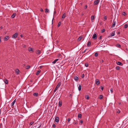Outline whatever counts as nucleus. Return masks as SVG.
I'll return each mask as SVG.
<instances>
[{"instance_id":"16","label":"nucleus","mask_w":128,"mask_h":128,"mask_svg":"<svg viewBox=\"0 0 128 128\" xmlns=\"http://www.w3.org/2000/svg\"><path fill=\"white\" fill-rule=\"evenodd\" d=\"M16 101V99L14 100V101L12 102L11 104V106H12L14 104V103Z\"/></svg>"},{"instance_id":"57","label":"nucleus","mask_w":128,"mask_h":128,"mask_svg":"<svg viewBox=\"0 0 128 128\" xmlns=\"http://www.w3.org/2000/svg\"><path fill=\"white\" fill-rule=\"evenodd\" d=\"M120 110H118V111H117V112L118 113H120Z\"/></svg>"},{"instance_id":"30","label":"nucleus","mask_w":128,"mask_h":128,"mask_svg":"<svg viewBox=\"0 0 128 128\" xmlns=\"http://www.w3.org/2000/svg\"><path fill=\"white\" fill-rule=\"evenodd\" d=\"M85 98L87 100L89 99L90 98L88 95L86 96Z\"/></svg>"},{"instance_id":"41","label":"nucleus","mask_w":128,"mask_h":128,"mask_svg":"<svg viewBox=\"0 0 128 128\" xmlns=\"http://www.w3.org/2000/svg\"><path fill=\"white\" fill-rule=\"evenodd\" d=\"M85 66L86 67H87L88 66V64L87 63L85 64Z\"/></svg>"},{"instance_id":"17","label":"nucleus","mask_w":128,"mask_h":128,"mask_svg":"<svg viewBox=\"0 0 128 128\" xmlns=\"http://www.w3.org/2000/svg\"><path fill=\"white\" fill-rule=\"evenodd\" d=\"M116 46L117 47L120 48L121 47V46L120 44H116Z\"/></svg>"},{"instance_id":"34","label":"nucleus","mask_w":128,"mask_h":128,"mask_svg":"<svg viewBox=\"0 0 128 128\" xmlns=\"http://www.w3.org/2000/svg\"><path fill=\"white\" fill-rule=\"evenodd\" d=\"M128 26V25L127 24H126L124 25V27L125 28H126Z\"/></svg>"},{"instance_id":"20","label":"nucleus","mask_w":128,"mask_h":128,"mask_svg":"<svg viewBox=\"0 0 128 128\" xmlns=\"http://www.w3.org/2000/svg\"><path fill=\"white\" fill-rule=\"evenodd\" d=\"M66 14L65 13H64L62 15V18H64L66 17Z\"/></svg>"},{"instance_id":"54","label":"nucleus","mask_w":128,"mask_h":128,"mask_svg":"<svg viewBox=\"0 0 128 128\" xmlns=\"http://www.w3.org/2000/svg\"><path fill=\"white\" fill-rule=\"evenodd\" d=\"M102 36H100V37H99V39L100 40L102 39Z\"/></svg>"},{"instance_id":"22","label":"nucleus","mask_w":128,"mask_h":128,"mask_svg":"<svg viewBox=\"0 0 128 128\" xmlns=\"http://www.w3.org/2000/svg\"><path fill=\"white\" fill-rule=\"evenodd\" d=\"M91 42H89L87 44V46H88L89 47V46H90L91 44Z\"/></svg>"},{"instance_id":"10","label":"nucleus","mask_w":128,"mask_h":128,"mask_svg":"<svg viewBox=\"0 0 128 128\" xmlns=\"http://www.w3.org/2000/svg\"><path fill=\"white\" fill-rule=\"evenodd\" d=\"M16 15V13H13L12 15V16L11 18H14L15 17Z\"/></svg>"},{"instance_id":"45","label":"nucleus","mask_w":128,"mask_h":128,"mask_svg":"<svg viewBox=\"0 0 128 128\" xmlns=\"http://www.w3.org/2000/svg\"><path fill=\"white\" fill-rule=\"evenodd\" d=\"M104 20H106L107 19L106 17V16H104Z\"/></svg>"},{"instance_id":"33","label":"nucleus","mask_w":128,"mask_h":128,"mask_svg":"<svg viewBox=\"0 0 128 128\" xmlns=\"http://www.w3.org/2000/svg\"><path fill=\"white\" fill-rule=\"evenodd\" d=\"M100 99H102L103 98V96L102 95H100Z\"/></svg>"},{"instance_id":"1","label":"nucleus","mask_w":128,"mask_h":128,"mask_svg":"<svg viewBox=\"0 0 128 128\" xmlns=\"http://www.w3.org/2000/svg\"><path fill=\"white\" fill-rule=\"evenodd\" d=\"M18 36V34L17 33H15L12 36V38H16Z\"/></svg>"},{"instance_id":"39","label":"nucleus","mask_w":128,"mask_h":128,"mask_svg":"<svg viewBox=\"0 0 128 128\" xmlns=\"http://www.w3.org/2000/svg\"><path fill=\"white\" fill-rule=\"evenodd\" d=\"M105 30L104 29H102L101 30L102 33H103L105 32Z\"/></svg>"},{"instance_id":"62","label":"nucleus","mask_w":128,"mask_h":128,"mask_svg":"<svg viewBox=\"0 0 128 128\" xmlns=\"http://www.w3.org/2000/svg\"><path fill=\"white\" fill-rule=\"evenodd\" d=\"M22 37H23V35L22 34H21L20 36Z\"/></svg>"},{"instance_id":"2","label":"nucleus","mask_w":128,"mask_h":128,"mask_svg":"<svg viewBox=\"0 0 128 128\" xmlns=\"http://www.w3.org/2000/svg\"><path fill=\"white\" fill-rule=\"evenodd\" d=\"M59 120V118L58 116H56V117L54 121L56 122L57 123H58V122Z\"/></svg>"},{"instance_id":"36","label":"nucleus","mask_w":128,"mask_h":128,"mask_svg":"<svg viewBox=\"0 0 128 128\" xmlns=\"http://www.w3.org/2000/svg\"><path fill=\"white\" fill-rule=\"evenodd\" d=\"M94 56H95L97 57L98 56V52L94 54Z\"/></svg>"},{"instance_id":"31","label":"nucleus","mask_w":128,"mask_h":128,"mask_svg":"<svg viewBox=\"0 0 128 128\" xmlns=\"http://www.w3.org/2000/svg\"><path fill=\"white\" fill-rule=\"evenodd\" d=\"M30 68V66L28 65L26 66V67L25 68L26 69H28Z\"/></svg>"},{"instance_id":"12","label":"nucleus","mask_w":128,"mask_h":128,"mask_svg":"<svg viewBox=\"0 0 128 128\" xmlns=\"http://www.w3.org/2000/svg\"><path fill=\"white\" fill-rule=\"evenodd\" d=\"M62 102L61 101H59L58 103V106L61 107L62 106Z\"/></svg>"},{"instance_id":"23","label":"nucleus","mask_w":128,"mask_h":128,"mask_svg":"<svg viewBox=\"0 0 128 128\" xmlns=\"http://www.w3.org/2000/svg\"><path fill=\"white\" fill-rule=\"evenodd\" d=\"M94 16H92L91 17V20H94Z\"/></svg>"},{"instance_id":"42","label":"nucleus","mask_w":128,"mask_h":128,"mask_svg":"<svg viewBox=\"0 0 128 128\" xmlns=\"http://www.w3.org/2000/svg\"><path fill=\"white\" fill-rule=\"evenodd\" d=\"M40 11H41V12H44V10H43L42 9V8H40Z\"/></svg>"},{"instance_id":"47","label":"nucleus","mask_w":128,"mask_h":128,"mask_svg":"<svg viewBox=\"0 0 128 128\" xmlns=\"http://www.w3.org/2000/svg\"><path fill=\"white\" fill-rule=\"evenodd\" d=\"M52 126L54 127V128H55L56 127V125L55 124H54L53 125H52Z\"/></svg>"},{"instance_id":"48","label":"nucleus","mask_w":128,"mask_h":128,"mask_svg":"<svg viewBox=\"0 0 128 128\" xmlns=\"http://www.w3.org/2000/svg\"><path fill=\"white\" fill-rule=\"evenodd\" d=\"M22 46L24 48H25L26 47V46L24 44H23V45H22Z\"/></svg>"},{"instance_id":"50","label":"nucleus","mask_w":128,"mask_h":128,"mask_svg":"<svg viewBox=\"0 0 128 128\" xmlns=\"http://www.w3.org/2000/svg\"><path fill=\"white\" fill-rule=\"evenodd\" d=\"M101 89L102 90H103V89H104V87L103 86H101Z\"/></svg>"},{"instance_id":"9","label":"nucleus","mask_w":128,"mask_h":128,"mask_svg":"<svg viewBox=\"0 0 128 128\" xmlns=\"http://www.w3.org/2000/svg\"><path fill=\"white\" fill-rule=\"evenodd\" d=\"M61 82H59L58 83V84L57 86H56V87L58 88L61 86Z\"/></svg>"},{"instance_id":"38","label":"nucleus","mask_w":128,"mask_h":128,"mask_svg":"<svg viewBox=\"0 0 128 128\" xmlns=\"http://www.w3.org/2000/svg\"><path fill=\"white\" fill-rule=\"evenodd\" d=\"M58 88L57 87H56L54 91V92H55L57 90Z\"/></svg>"},{"instance_id":"37","label":"nucleus","mask_w":128,"mask_h":128,"mask_svg":"<svg viewBox=\"0 0 128 128\" xmlns=\"http://www.w3.org/2000/svg\"><path fill=\"white\" fill-rule=\"evenodd\" d=\"M116 68L118 70H120V67L119 66H116Z\"/></svg>"},{"instance_id":"44","label":"nucleus","mask_w":128,"mask_h":128,"mask_svg":"<svg viewBox=\"0 0 128 128\" xmlns=\"http://www.w3.org/2000/svg\"><path fill=\"white\" fill-rule=\"evenodd\" d=\"M83 120H80V122L81 123V124H82L83 123Z\"/></svg>"},{"instance_id":"25","label":"nucleus","mask_w":128,"mask_h":128,"mask_svg":"<svg viewBox=\"0 0 128 128\" xmlns=\"http://www.w3.org/2000/svg\"><path fill=\"white\" fill-rule=\"evenodd\" d=\"M4 82L6 84H8V80L7 79H4Z\"/></svg>"},{"instance_id":"46","label":"nucleus","mask_w":128,"mask_h":128,"mask_svg":"<svg viewBox=\"0 0 128 128\" xmlns=\"http://www.w3.org/2000/svg\"><path fill=\"white\" fill-rule=\"evenodd\" d=\"M87 6L86 5H85V6L84 7V9H86L87 8Z\"/></svg>"},{"instance_id":"8","label":"nucleus","mask_w":128,"mask_h":128,"mask_svg":"<svg viewBox=\"0 0 128 128\" xmlns=\"http://www.w3.org/2000/svg\"><path fill=\"white\" fill-rule=\"evenodd\" d=\"M98 80V79L96 80V84L97 85H99L100 84V81L99 80Z\"/></svg>"},{"instance_id":"64","label":"nucleus","mask_w":128,"mask_h":128,"mask_svg":"<svg viewBox=\"0 0 128 128\" xmlns=\"http://www.w3.org/2000/svg\"><path fill=\"white\" fill-rule=\"evenodd\" d=\"M118 104H121V103H120V102H119V103H118Z\"/></svg>"},{"instance_id":"55","label":"nucleus","mask_w":128,"mask_h":128,"mask_svg":"<svg viewBox=\"0 0 128 128\" xmlns=\"http://www.w3.org/2000/svg\"><path fill=\"white\" fill-rule=\"evenodd\" d=\"M74 124H77V122H74Z\"/></svg>"},{"instance_id":"26","label":"nucleus","mask_w":128,"mask_h":128,"mask_svg":"<svg viewBox=\"0 0 128 128\" xmlns=\"http://www.w3.org/2000/svg\"><path fill=\"white\" fill-rule=\"evenodd\" d=\"M82 36H80L78 38V41H80L82 38Z\"/></svg>"},{"instance_id":"61","label":"nucleus","mask_w":128,"mask_h":128,"mask_svg":"<svg viewBox=\"0 0 128 128\" xmlns=\"http://www.w3.org/2000/svg\"><path fill=\"white\" fill-rule=\"evenodd\" d=\"M120 34V32H118V34Z\"/></svg>"},{"instance_id":"27","label":"nucleus","mask_w":128,"mask_h":128,"mask_svg":"<svg viewBox=\"0 0 128 128\" xmlns=\"http://www.w3.org/2000/svg\"><path fill=\"white\" fill-rule=\"evenodd\" d=\"M82 115L81 114H79L78 115V118H82Z\"/></svg>"},{"instance_id":"5","label":"nucleus","mask_w":128,"mask_h":128,"mask_svg":"<svg viewBox=\"0 0 128 128\" xmlns=\"http://www.w3.org/2000/svg\"><path fill=\"white\" fill-rule=\"evenodd\" d=\"M92 37L94 39V40L96 39L97 38V36L96 34H93Z\"/></svg>"},{"instance_id":"51","label":"nucleus","mask_w":128,"mask_h":128,"mask_svg":"<svg viewBox=\"0 0 128 128\" xmlns=\"http://www.w3.org/2000/svg\"><path fill=\"white\" fill-rule=\"evenodd\" d=\"M110 91L112 93V92H113V91H112V88H111L110 89Z\"/></svg>"},{"instance_id":"21","label":"nucleus","mask_w":128,"mask_h":128,"mask_svg":"<svg viewBox=\"0 0 128 128\" xmlns=\"http://www.w3.org/2000/svg\"><path fill=\"white\" fill-rule=\"evenodd\" d=\"M41 72V70H39L36 73V75H38L40 73V72Z\"/></svg>"},{"instance_id":"18","label":"nucleus","mask_w":128,"mask_h":128,"mask_svg":"<svg viewBox=\"0 0 128 128\" xmlns=\"http://www.w3.org/2000/svg\"><path fill=\"white\" fill-rule=\"evenodd\" d=\"M115 34V31H114L112 32L111 34L110 35L112 36H113Z\"/></svg>"},{"instance_id":"56","label":"nucleus","mask_w":128,"mask_h":128,"mask_svg":"<svg viewBox=\"0 0 128 128\" xmlns=\"http://www.w3.org/2000/svg\"><path fill=\"white\" fill-rule=\"evenodd\" d=\"M104 62V60H101L100 61V62L102 63Z\"/></svg>"},{"instance_id":"28","label":"nucleus","mask_w":128,"mask_h":128,"mask_svg":"<svg viewBox=\"0 0 128 128\" xmlns=\"http://www.w3.org/2000/svg\"><path fill=\"white\" fill-rule=\"evenodd\" d=\"M28 51L30 52L32 51V52H33L34 51L33 49L32 48H30L28 50Z\"/></svg>"},{"instance_id":"63","label":"nucleus","mask_w":128,"mask_h":128,"mask_svg":"<svg viewBox=\"0 0 128 128\" xmlns=\"http://www.w3.org/2000/svg\"><path fill=\"white\" fill-rule=\"evenodd\" d=\"M1 37L0 36V42L1 41Z\"/></svg>"},{"instance_id":"24","label":"nucleus","mask_w":128,"mask_h":128,"mask_svg":"<svg viewBox=\"0 0 128 128\" xmlns=\"http://www.w3.org/2000/svg\"><path fill=\"white\" fill-rule=\"evenodd\" d=\"M40 52H41L40 50H37L36 51V53L37 54H40Z\"/></svg>"},{"instance_id":"58","label":"nucleus","mask_w":128,"mask_h":128,"mask_svg":"<svg viewBox=\"0 0 128 128\" xmlns=\"http://www.w3.org/2000/svg\"><path fill=\"white\" fill-rule=\"evenodd\" d=\"M56 10H55V11L54 12V14H56Z\"/></svg>"},{"instance_id":"52","label":"nucleus","mask_w":128,"mask_h":128,"mask_svg":"<svg viewBox=\"0 0 128 128\" xmlns=\"http://www.w3.org/2000/svg\"><path fill=\"white\" fill-rule=\"evenodd\" d=\"M87 50V49H86L84 51V52H82V53H84L85 52H86V50Z\"/></svg>"},{"instance_id":"53","label":"nucleus","mask_w":128,"mask_h":128,"mask_svg":"<svg viewBox=\"0 0 128 128\" xmlns=\"http://www.w3.org/2000/svg\"><path fill=\"white\" fill-rule=\"evenodd\" d=\"M43 67V66H40L39 67V68L40 69H41Z\"/></svg>"},{"instance_id":"13","label":"nucleus","mask_w":128,"mask_h":128,"mask_svg":"<svg viewBox=\"0 0 128 128\" xmlns=\"http://www.w3.org/2000/svg\"><path fill=\"white\" fill-rule=\"evenodd\" d=\"M20 72V70H19L18 69H16L15 72L17 74H19V72Z\"/></svg>"},{"instance_id":"7","label":"nucleus","mask_w":128,"mask_h":128,"mask_svg":"<svg viewBox=\"0 0 128 128\" xmlns=\"http://www.w3.org/2000/svg\"><path fill=\"white\" fill-rule=\"evenodd\" d=\"M116 64L118 65L122 66L123 65L122 63L120 62H116Z\"/></svg>"},{"instance_id":"6","label":"nucleus","mask_w":128,"mask_h":128,"mask_svg":"<svg viewBox=\"0 0 128 128\" xmlns=\"http://www.w3.org/2000/svg\"><path fill=\"white\" fill-rule=\"evenodd\" d=\"M9 38V37L8 36H6L4 38V40L5 41H7Z\"/></svg>"},{"instance_id":"59","label":"nucleus","mask_w":128,"mask_h":128,"mask_svg":"<svg viewBox=\"0 0 128 128\" xmlns=\"http://www.w3.org/2000/svg\"><path fill=\"white\" fill-rule=\"evenodd\" d=\"M41 125H40L38 127V128H40V127H41Z\"/></svg>"},{"instance_id":"3","label":"nucleus","mask_w":128,"mask_h":128,"mask_svg":"<svg viewBox=\"0 0 128 128\" xmlns=\"http://www.w3.org/2000/svg\"><path fill=\"white\" fill-rule=\"evenodd\" d=\"M100 0H97L95 1L94 2V5H96L98 4Z\"/></svg>"},{"instance_id":"60","label":"nucleus","mask_w":128,"mask_h":128,"mask_svg":"<svg viewBox=\"0 0 128 128\" xmlns=\"http://www.w3.org/2000/svg\"><path fill=\"white\" fill-rule=\"evenodd\" d=\"M0 28L1 29H2V28H3V27H2V26H0Z\"/></svg>"},{"instance_id":"43","label":"nucleus","mask_w":128,"mask_h":128,"mask_svg":"<svg viewBox=\"0 0 128 128\" xmlns=\"http://www.w3.org/2000/svg\"><path fill=\"white\" fill-rule=\"evenodd\" d=\"M84 74H83L82 75V78H84Z\"/></svg>"},{"instance_id":"14","label":"nucleus","mask_w":128,"mask_h":128,"mask_svg":"<svg viewBox=\"0 0 128 128\" xmlns=\"http://www.w3.org/2000/svg\"><path fill=\"white\" fill-rule=\"evenodd\" d=\"M33 95L36 96H37L38 95V94L37 92H35L33 94Z\"/></svg>"},{"instance_id":"40","label":"nucleus","mask_w":128,"mask_h":128,"mask_svg":"<svg viewBox=\"0 0 128 128\" xmlns=\"http://www.w3.org/2000/svg\"><path fill=\"white\" fill-rule=\"evenodd\" d=\"M34 122L32 121L30 123V125H32L34 123Z\"/></svg>"},{"instance_id":"11","label":"nucleus","mask_w":128,"mask_h":128,"mask_svg":"<svg viewBox=\"0 0 128 128\" xmlns=\"http://www.w3.org/2000/svg\"><path fill=\"white\" fill-rule=\"evenodd\" d=\"M74 80L76 82L78 81V78L77 76H76L74 77Z\"/></svg>"},{"instance_id":"32","label":"nucleus","mask_w":128,"mask_h":128,"mask_svg":"<svg viewBox=\"0 0 128 128\" xmlns=\"http://www.w3.org/2000/svg\"><path fill=\"white\" fill-rule=\"evenodd\" d=\"M61 22H60L58 23V26H57L58 27H59V26H60L61 24Z\"/></svg>"},{"instance_id":"19","label":"nucleus","mask_w":128,"mask_h":128,"mask_svg":"<svg viewBox=\"0 0 128 128\" xmlns=\"http://www.w3.org/2000/svg\"><path fill=\"white\" fill-rule=\"evenodd\" d=\"M82 86L81 85L79 84V86L78 87V90L79 91L81 90Z\"/></svg>"},{"instance_id":"49","label":"nucleus","mask_w":128,"mask_h":128,"mask_svg":"<svg viewBox=\"0 0 128 128\" xmlns=\"http://www.w3.org/2000/svg\"><path fill=\"white\" fill-rule=\"evenodd\" d=\"M70 118H68V122H70Z\"/></svg>"},{"instance_id":"35","label":"nucleus","mask_w":128,"mask_h":128,"mask_svg":"<svg viewBox=\"0 0 128 128\" xmlns=\"http://www.w3.org/2000/svg\"><path fill=\"white\" fill-rule=\"evenodd\" d=\"M122 14L124 16H126V14L125 12H123L122 13Z\"/></svg>"},{"instance_id":"4","label":"nucleus","mask_w":128,"mask_h":128,"mask_svg":"<svg viewBox=\"0 0 128 128\" xmlns=\"http://www.w3.org/2000/svg\"><path fill=\"white\" fill-rule=\"evenodd\" d=\"M115 20V19H114ZM114 20L112 23V26H111L112 28H113L116 25V22L114 20Z\"/></svg>"},{"instance_id":"15","label":"nucleus","mask_w":128,"mask_h":128,"mask_svg":"<svg viewBox=\"0 0 128 128\" xmlns=\"http://www.w3.org/2000/svg\"><path fill=\"white\" fill-rule=\"evenodd\" d=\"M59 60L58 59H56L54 61L52 62V63L54 64L56 63V62Z\"/></svg>"},{"instance_id":"29","label":"nucleus","mask_w":128,"mask_h":128,"mask_svg":"<svg viewBox=\"0 0 128 128\" xmlns=\"http://www.w3.org/2000/svg\"><path fill=\"white\" fill-rule=\"evenodd\" d=\"M45 12H49V10L47 8H46L45 9Z\"/></svg>"}]
</instances>
